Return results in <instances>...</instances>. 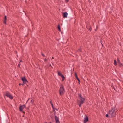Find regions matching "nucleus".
Listing matches in <instances>:
<instances>
[{
	"mask_svg": "<svg viewBox=\"0 0 123 123\" xmlns=\"http://www.w3.org/2000/svg\"><path fill=\"white\" fill-rule=\"evenodd\" d=\"M116 112L115 111L114 109H112L111 110L109 111V114L110 115L111 117L114 116Z\"/></svg>",
	"mask_w": 123,
	"mask_h": 123,
	"instance_id": "7ed1b4c3",
	"label": "nucleus"
},
{
	"mask_svg": "<svg viewBox=\"0 0 123 123\" xmlns=\"http://www.w3.org/2000/svg\"><path fill=\"white\" fill-rule=\"evenodd\" d=\"M42 55L43 56H44V55L43 54H42Z\"/></svg>",
	"mask_w": 123,
	"mask_h": 123,
	"instance_id": "412c9836",
	"label": "nucleus"
},
{
	"mask_svg": "<svg viewBox=\"0 0 123 123\" xmlns=\"http://www.w3.org/2000/svg\"><path fill=\"white\" fill-rule=\"evenodd\" d=\"M5 95L7 97H9L11 99H12L13 98V97L8 92H6Z\"/></svg>",
	"mask_w": 123,
	"mask_h": 123,
	"instance_id": "20e7f679",
	"label": "nucleus"
},
{
	"mask_svg": "<svg viewBox=\"0 0 123 123\" xmlns=\"http://www.w3.org/2000/svg\"><path fill=\"white\" fill-rule=\"evenodd\" d=\"M31 101L32 102V100H31Z\"/></svg>",
	"mask_w": 123,
	"mask_h": 123,
	"instance_id": "b1692460",
	"label": "nucleus"
},
{
	"mask_svg": "<svg viewBox=\"0 0 123 123\" xmlns=\"http://www.w3.org/2000/svg\"><path fill=\"white\" fill-rule=\"evenodd\" d=\"M29 100V99H28V100H27V102Z\"/></svg>",
	"mask_w": 123,
	"mask_h": 123,
	"instance_id": "5701e85b",
	"label": "nucleus"
},
{
	"mask_svg": "<svg viewBox=\"0 0 123 123\" xmlns=\"http://www.w3.org/2000/svg\"><path fill=\"white\" fill-rule=\"evenodd\" d=\"M79 99L78 100L77 103L80 107H81V105L84 102L85 99L83 98L80 94H79Z\"/></svg>",
	"mask_w": 123,
	"mask_h": 123,
	"instance_id": "f257e3e1",
	"label": "nucleus"
},
{
	"mask_svg": "<svg viewBox=\"0 0 123 123\" xmlns=\"http://www.w3.org/2000/svg\"><path fill=\"white\" fill-rule=\"evenodd\" d=\"M58 75L61 76L62 77H64V76L59 72H58Z\"/></svg>",
	"mask_w": 123,
	"mask_h": 123,
	"instance_id": "9b49d317",
	"label": "nucleus"
},
{
	"mask_svg": "<svg viewBox=\"0 0 123 123\" xmlns=\"http://www.w3.org/2000/svg\"><path fill=\"white\" fill-rule=\"evenodd\" d=\"M68 1V0H66V1L67 2Z\"/></svg>",
	"mask_w": 123,
	"mask_h": 123,
	"instance_id": "aec40b11",
	"label": "nucleus"
},
{
	"mask_svg": "<svg viewBox=\"0 0 123 123\" xmlns=\"http://www.w3.org/2000/svg\"><path fill=\"white\" fill-rule=\"evenodd\" d=\"M58 28L59 30L60 31H61V29L60 27V26L59 25L58 26Z\"/></svg>",
	"mask_w": 123,
	"mask_h": 123,
	"instance_id": "2eb2a0df",
	"label": "nucleus"
},
{
	"mask_svg": "<svg viewBox=\"0 0 123 123\" xmlns=\"http://www.w3.org/2000/svg\"><path fill=\"white\" fill-rule=\"evenodd\" d=\"M68 14L67 12H64L63 13V17L64 18H65L67 17Z\"/></svg>",
	"mask_w": 123,
	"mask_h": 123,
	"instance_id": "1a4fd4ad",
	"label": "nucleus"
},
{
	"mask_svg": "<svg viewBox=\"0 0 123 123\" xmlns=\"http://www.w3.org/2000/svg\"><path fill=\"white\" fill-rule=\"evenodd\" d=\"M117 61L118 63L120 64V61L119 59L118 58L117 59Z\"/></svg>",
	"mask_w": 123,
	"mask_h": 123,
	"instance_id": "4468645a",
	"label": "nucleus"
},
{
	"mask_svg": "<svg viewBox=\"0 0 123 123\" xmlns=\"http://www.w3.org/2000/svg\"><path fill=\"white\" fill-rule=\"evenodd\" d=\"M46 61V59H45V61Z\"/></svg>",
	"mask_w": 123,
	"mask_h": 123,
	"instance_id": "4be33fe9",
	"label": "nucleus"
},
{
	"mask_svg": "<svg viewBox=\"0 0 123 123\" xmlns=\"http://www.w3.org/2000/svg\"><path fill=\"white\" fill-rule=\"evenodd\" d=\"M22 80L23 81L24 84L26 83L27 81L25 77H22L21 78Z\"/></svg>",
	"mask_w": 123,
	"mask_h": 123,
	"instance_id": "39448f33",
	"label": "nucleus"
},
{
	"mask_svg": "<svg viewBox=\"0 0 123 123\" xmlns=\"http://www.w3.org/2000/svg\"><path fill=\"white\" fill-rule=\"evenodd\" d=\"M106 117H108V114H106Z\"/></svg>",
	"mask_w": 123,
	"mask_h": 123,
	"instance_id": "f3484780",
	"label": "nucleus"
},
{
	"mask_svg": "<svg viewBox=\"0 0 123 123\" xmlns=\"http://www.w3.org/2000/svg\"><path fill=\"white\" fill-rule=\"evenodd\" d=\"M50 103H51V105H52V107H53V104H52V103H51V102H50Z\"/></svg>",
	"mask_w": 123,
	"mask_h": 123,
	"instance_id": "a211bd4d",
	"label": "nucleus"
},
{
	"mask_svg": "<svg viewBox=\"0 0 123 123\" xmlns=\"http://www.w3.org/2000/svg\"><path fill=\"white\" fill-rule=\"evenodd\" d=\"M55 118L56 121V123H60V122L58 120V118L56 116H55Z\"/></svg>",
	"mask_w": 123,
	"mask_h": 123,
	"instance_id": "6e6552de",
	"label": "nucleus"
},
{
	"mask_svg": "<svg viewBox=\"0 0 123 123\" xmlns=\"http://www.w3.org/2000/svg\"><path fill=\"white\" fill-rule=\"evenodd\" d=\"M60 94L61 96L63 95L64 92V89L63 88V86L62 85H61L60 86Z\"/></svg>",
	"mask_w": 123,
	"mask_h": 123,
	"instance_id": "f03ea898",
	"label": "nucleus"
},
{
	"mask_svg": "<svg viewBox=\"0 0 123 123\" xmlns=\"http://www.w3.org/2000/svg\"><path fill=\"white\" fill-rule=\"evenodd\" d=\"M62 80L63 81L64 80V78H65V77H64H64H62Z\"/></svg>",
	"mask_w": 123,
	"mask_h": 123,
	"instance_id": "dca6fc26",
	"label": "nucleus"
},
{
	"mask_svg": "<svg viewBox=\"0 0 123 123\" xmlns=\"http://www.w3.org/2000/svg\"><path fill=\"white\" fill-rule=\"evenodd\" d=\"M25 108V106L24 105L20 106L19 108V109L20 111L22 112H23V110Z\"/></svg>",
	"mask_w": 123,
	"mask_h": 123,
	"instance_id": "423d86ee",
	"label": "nucleus"
},
{
	"mask_svg": "<svg viewBox=\"0 0 123 123\" xmlns=\"http://www.w3.org/2000/svg\"><path fill=\"white\" fill-rule=\"evenodd\" d=\"M75 76H76V79H77V80L78 81L79 83V84L80 82V80L79 79V78H78V77L77 76V74L76 73H75Z\"/></svg>",
	"mask_w": 123,
	"mask_h": 123,
	"instance_id": "f8f14e48",
	"label": "nucleus"
},
{
	"mask_svg": "<svg viewBox=\"0 0 123 123\" xmlns=\"http://www.w3.org/2000/svg\"><path fill=\"white\" fill-rule=\"evenodd\" d=\"M114 65H115V66L117 65V62L115 60H114Z\"/></svg>",
	"mask_w": 123,
	"mask_h": 123,
	"instance_id": "ddd939ff",
	"label": "nucleus"
},
{
	"mask_svg": "<svg viewBox=\"0 0 123 123\" xmlns=\"http://www.w3.org/2000/svg\"><path fill=\"white\" fill-rule=\"evenodd\" d=\"M19 85H21V84H19Z\"/></svg>",
	"mask_w": 123,
	"mask_h": 123,
	"instance_id": "bb28decb",
	"label": "nucleus"
},
{
	"mask_svg": "<svg viewBox=\"0 0 123 123\" xmlns=\"http://www.w3.org/2000/svg\"><path fill=\"white\" fill-rule=\"evenodd\" d=\"M47 123L46 122V123ZM51 123V122H50V123Z\"/></svg>",
	"mask_w": 123,
	"mask_h": 123,
	"instance_id": "393cba45",
	"label": "nucleus"
},
{
	"mask_svg": "<svg viewBox=\"0 0 123 123\" xmlns=\"http://www.w3.org/2000/svg\"><path fill=\"white\" fill-rule=\"evenodd\" d=\"M89 30L90 31H91V28H89Z\"/></svg>",
	"mask_w": 123,
	"mask_h": 123,
	"instance_id": "6ab92c4d",
	"label": "nucleus"
},
{
	"mask_svg": "<svg viewBox=\"0 0 123 123\" xmlns=\"http://www.w3.org/2000/svg\"><path fill=\"white\" fill-rule=\"evenodd\" d=\"M7 18L6 16H5L4 20V21H3L4 23L5 24H6V21L7 20Z\"/></svg>",
	"mask_w": 123,
	"mask_h": 123,
	"instance_id": "9d476101",
	"label": "nucleus"
},
{
	"mask_svg": "<svg viewBox=\"0 0 123 123\" xmlns=\"http://www.w3.org/2000/svg\"><path fill=\"white\" fill-rule=\"evenodd\" d=\"M52 58L53 59H54V57H52Z\"/></svg>",
	"mask_w": 123,
	"mask_h": 123,
	"instance_id": "a878e982",
	"label": "nucleus"
},
{
	"mask_svg": "<svg viewBox=\"0 0 123 123\" xmlns=\"http://www.w3.org/2000/svg\"><path fill=\"white\" fill-rule=\"evenodd\" d=\"M88 121V117L86 116H85L84 118V123H86Z\"/></svg>",
	"mask_w": 123,
	"mask_h": 123,
	"instance_id": "0eeeda50",
	"label": "nucleus"
}]
</instances>
